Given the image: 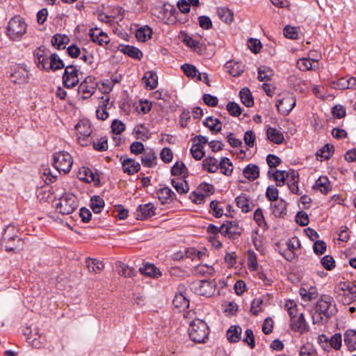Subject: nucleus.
<instances>
[{
	"mask_svg": "<svg viewBox=\"0 0 356 356\" xmlns=\"http://www.w3.org/2000/svg\"><path fill=\"white\" fill-rule=\"evenodd\" d=\"M333 298L330 295L323 294L316 302L314 313L312 314L314 324L324 325L327 323L332 316L337 312L336 305L332 308Z\"/></svg>",
	"mask_w": 356,
	"mask_h": 356,
	"instance_id": "nucleus-1",
	"label": "nucleus"
},
{
	"mask_svg": "<svg viewBox=\"0 0 356 356\" xmlns=\"http://www.w3.org/2000/svg\"><path fill=\"white\" fill-rule=\"evenodd\" d=\"M18 231L14 225H8L3 231L1 245L7 252H19L24 248V241L17 235Z\"/></svg>",
	"mask_w": 356,
	"mask_h": 356,
	"instance_id": "nucleus-2",
	"label": "nucleus"
},
{
	"mask_svg": "<svg viewBox=\"0 0 356 356\" xmlns=\"http://www.w3.org/2000/svg\"><path fill=\"white\" fill-rule=\"evenodd\" d=\"M188 336L191 341L197 343H205L210 334L207 323L200 318H195L189 323Z\"/></svg>",
	"mask_w": 356,
	"mask_h": 356,
	"instance_id": "nucleus-3",
	"label": "nucleus"
},
{
	"mask_svg": "<svg viewBox=\"0 0 356 356\" xmlns=\"http://www.w3.org/2000/svg\"><path fill=\"white\" fill-rule=\"evenodd\" d=\"M26 29L27 24L24 19L19 15H15L8 22L7 35L10 40L18 41L26 33Z\"/></svg>",
	"mask_w": 356,
	"mask_h": 356,
	"instance_id": "nucleus-4",
	"label": "nucleus"
},
{
	"mask_svg": "<svg viewBox=\"0 0 356 356\" xmlns=\"http://www.w3.org/2000/svg\"><path fill=\"white\" fill-rule=\"evenodd\" d=\"M59 202L56 204V209L63 215H68L74 212L79 206L76 197L71 193H65L59 197Z\"/></svg>",
	"mask_w": 356,
	"mask_h": 356,
	"instance_id": "nucleus-5",
	"label": "nucleus"
},
{
	"mask_svg": "<svg viewBox=\"0 0 356 356\" xmlns=\"http://www.w3.org/2000/svg\"><path fill=\"white\" fill-rule=\"evenodd\" d=\"M53 165L59 172H69L73 164L72 156L67 152H58L53 154Z\"/></svg>",
	"mask_w": 356,
	"mask_h": 356,
	"instance_id": "nucleus-6",
	"label": "nucleus"
},
{
	"mask_svg": "<svg viewBox=\"0 0 356 356\" xmlns=\"http://www.w3.org/2000/svg\"><path fill=\"white\" fill-rule=\"evenodd\" d=\"M98 83L95 76H87L78 87V93L83 94L82 99L90 98L96 91Z\"/></svg>",
	"mask_w": 356,
	"mask_h": 356,
	"instance_id": "nucleus-7",
	"label": "nucleus"
},
{
	"mask_svg": "<svg viewBox=\"0 0 356 356\" xmlns=\"http://www.w3.org/2000/svg\"><path fill=\"white\" fill-rule=\"evenodd\" d=\"M9 76L13 78V82L18 84L27 83L30 74L24 65L18 64L10 67Z\"/></svg>",
	"mask_w": 356,
	"mask_h": 356,
	"instance_id": "nucleus-8",
	"label": "nucleus"
},
{
	"mask_svg": "<svg viewBox=\"0 0 356 356\" xmlns=\"http://www.w3.org/2000/svg\"><path fill=\"white\" fill-rule=\"evenodd\" d=\"M78 76L79 70L76 65L66 66L62 77L63 86L66 88H72L77 86L79 83Z\"/></svg>",
	"mask_w": 356,
	"mask_h": 356,
	"instance_id": "nucleus-9",
	"label": "nucleus"
},
{
	"mask_svg": "<svg viewBox=\"0 0 356 356\" xmlns=\"http://www.w3.org/2000/svg\"><path fill=\"white\" fill-rule=\"evenodd\" d=\"M222 225H225V228H223L222 232L223 236L227 237L231 240H235L241 236L243 229L238 226V221L225 220Z\"/></svg>",
	"mask_w": 356,
	"mask_h": 356,
	"instance_id": "nucleus-10",
	"label": "nucleus"
},
{
	"mask_svg": "<svg viewBox=\"0 0 356 356\" xmlns=\"http://www.w3.org/2000/svg\"><path fill=\"white\" fill-rule=\"evenodd\" d=\"M296 97L288 94L282 99H277L275 104L277 111L282 115H287L296 106Z\"/></svg>",
	"mask_w": 356,
	"mask_h": 356,
	"instance_id": "nucleus-11",
	"label": "nucleus"
},
{
	"mask_svg": "<svg viewBox=\"0 0 356 356\" xmlns=\"http://www.w3.org/2000/svg\"><path fill=\"white\" fill-rule=\"evenodd\" d=\"M49 51L44 46L38 47L33 52L35 63L39 69L49 72V56L48 55Z\"/></svg>",
	"mask_w": 356,
	"mask_h": 356,
	"instance_id": "nucleus-12",
	"label": "nucleus"
},
{
	"mask_svg": "<svg viewBox=\"0 0 356 356\" xmlns=\"http://www.w3.org/2000/svg\"><path fill=\"white\" fill-rule=\"evenodd\" d=\"M192 287L197 294L207 297L211 296L214 291L213 284L206 280L193 282Z\"/></svg>",
	"mask_w": 356,
	"mask_h": 356,
	"instance_id": "nucleus-13",
	"label": "nucleus"
},
{
	"mask_svg": "<svg viewBox=\"0 0 356 356\" xmlns=\"http://www.w3.org/2000/svg\"><path fill=\"white\" fill-rule=\"evenodd\" d=\"M135 217L137 220H144L156 215V207L151 202L144 204H140L135 213Z\"/></svg>",
	"mask_w": 356,
	"mask_h": 356,
	"instance_id": "nucleus-14",
	"label": "nucleus"
},
{
	"mask_svg": "<svg viewBox=\"0 0 356 356\" xmlns=\"http://www.w3.org/2000/svg\"><path fill=\"white\" fill-rule=\"evenodd\" d=\"M79 179L86 183L93 182L95 186H99V175L97 171L93 172L88 167H82L79 172Z\"/></svg>",
	"mask_w": 356,
	"mask_h": 356,
	"instance_id": "nucleus-15",
	"label": "nucleus"
},
{
	"mask_svg": "<svg viewBox=\"0 0 356 356\" xmlns=\"http://www.w3.org/2000/svg\"><path fill=\"white\" fill-rule=\"evenodd\" d=\"M24 334L26 335L27 342L35 348H40L45 343V336L38 332L32 333L29 327H26L24 331Z\"/></svg>",
	"mask_w": 356,
	"mask_h": 356,
	"instance_id": "nucleus-16",
	"label": "nucleus"
},
{
	"mask_svg": "<svg viewBox=\"0 0 356 356\" xmlns=\"http://www.w3.org/2000/svg\"><path fill=\"white\" fill-rule=\"evenodd\" d=\"M124 157L125 156H122L120 158L124 172L133 175L140 170V165L138 161L134 159Z\"/></svg>",
	"mask_w": 356,
	"mask_h": 356,
	"instance_id": "nucleus-17",
	"label": "nucleus"
},
{
	"mask_svg": "<svg viewBox=\"0 0 356 356\" xmlns=\"http://www.w3.org/2000/svg\"><path fill=\"white\" fill-rule=\"evenodd\" d=\"M287 202L282 198L276 200L275 202L270 204L272 213L275 217L279 218H285L287 215Z\"/></svg>",
	"mask_w": 356,
	"mask_h": 356,
	"instance_id": "nucleus-18",
	"label": "nucleus"
},
{
	"mask_svg": "<svg viewBox=\"0 0 356 356\" xmlns=\"http://www.w3.org/2000/svg\"><path fill=\"white\" fill-rule=\"evenodd\" d=\"M290 327L294 332H298L301 334L308 331V325L304 318V314L300 313L298 316L295 317L290 321Z\"/></svg>",
	"mask_w": 356,
	"mask_h": 356,
	"instance_id": "nucleus-19",
	"label": "nucleus"
},
{
	"mask_svg": "<svg viewBox=\"0 0 356 356\" xmlns=\"http://www.w3.org/2000/svg\"><path fill=\"white\" fill-rule=\"evenodd\" d=\"M156 194L162 204L172 203L177 198L176 194L169 187L159 188Z\"/></svg>",
	"mask_w": 356,
	"mask_h": 356,
	"instance_id": "nucleus-20",
	"label": "nucleus"
},
{
	"mask_svg": "<svg viewBox=\"0 0 356 356\" xmlns=\"http://www.w3.org/2000/svg\"><path fill=\"white\" fill-rule=\"evenodd\" d=\"M224 68L232 76L237 77L244 72L245 66L241 62L229 60L225 64Z\"/></svg>",
	"mask_w": 356,
	"mask_h": 356,
	"instance_id": "nucleus-21",
	"label": "nucleus"
},
{
	"mask_svg": "<svg viewBox=\"0 0 356 356\" xmlns=\"http://www.w3.org/2000/svg\"><path fill=\"white\" fill-rule=\"evenodd\" d=\"M332 188L331 182L326 176L318 177L313 186V189L318 190L322 194H327Z\"/></svg>",
	"mask_w": 356,
	"mask_h": 356,
	"instance_id": "nucleus-22",
	"label": "nucleus"
},
{
	"mask_svg": "<svg viewBox=\"0 0 356 356\" xmlns=\"http://www.w3.org/2000/svg\"><path fill=\"white\" fill-rule=\"evenodd\" d=\"M75 129L77 131V134H79L78 139L79 143L81 140H84L88 138L92 134V129L90 124L88 122L80 121L75 125Z\"/></svg>",
	"mask_w": 356,
	"mask_h": 356,
	"instance_id": "nucleus-23",
	"label": "nucleus"
},
{
	"mask_svg": "<svg viewBox=\"0 0 356 356\" xmlns=\"http://www.w3.org/2000/svg\"><path fill=\"white\" fill-rule=\"evenodd\" d=\"M119 50L129 57L138 60H141L143 56L142 51L138 48L129 44L120 45Z\"/></svg>",
	"mask_w": 356,
	"mask_h": 356,
	"instance_id": "nucleus-24",
	"label": "nucleus"
},
{
	"mask_svg": "<svg viewBox=\"0 0 356 356\" xmlns=\"http://www.w3.org/2000/svg\"><path fill=\"white\" fill-rule=\"evenodd\" d=\"M235 202L237 207L241 209L243 213H248L252 209L250 199L245 193H241L235 198Z\"/></svg>",
	"mask_w": 356,
	"mask_h": 356,
	"instance_id": "nucleus-25",
	"label": "nucleus"
},
{
	"mask_svg": "<svg viewBox=\"0 0 356 356\" xmlns=\"http://www.w3.org/2000/svg\"><path fill=\"white\" fill-rule=\"evenodd\" d=\"M143 80L147 89L153 90L158 86V76L154 71L146 72L143 75Z\"/></svg>",
	"mask_w": 356,
	"mask_h": 356,
	"instance_id": "nucleus-26",
	"label": "nucleus"
},
{
	"mask_svg": "<svg viewBox=\"0 0 356 356\" xmlns=\"http://www.w3.org/2000/svg\"><path fill=\"white\" fill-rule=\"evenodd\" d=\"M268 140L275 144H282L284 140L283 134L276 128L269 127L266 130Z\"/></svg>",
	"mask_w": 356,
	"mask_h": 356,
	"instance_id": "nucleus-27",
	"label": "nucleus"
},
{
	"mask_svg": "<svg viewBox=\"0 0 356 356\" xmlns=\"http://www.w3.org/2000/svg\"><path fill=\"white\" fill-rule=\"evenodd\" d=\"M139 271L142 275L147 277L158 278L161 276V272L152 264H146L139 268Z\"/></svg>",
	"mask_w": 356,
	"mask_h": 356,
	"instance_id": "nucleus-28",
	"label": "nucleus"
},
{
	"mask_svg": "<svg viewBox=\"0 0 356 356\" xmlns=\"http://www.w3.org/2000/svg\"><path fill=\"white\" fill-rule=\"evenodd\" d=\"M344 342L348 347V350L353 351L356 350V330H347L344 334Z\"/></svg>",
	"mask_w": 356,
	"mask_h": 356,
	"instance_id": "nucleus-29",
	"label": "nucleus"
},
{
	"mask_svg": "<svg viewBox=\"0 0 356 356\" xmlns=\"http://www.w3.org/2000/svg\"><path fill=\"white\" fill-rule=\"evenodd\" d=\"M243 173L245 178L254 181L259 177V168L257 165L250 163L244 168Z\"/></svg>",
	"mask_w": 356,
	"mask_h": 356,
	"instance_id": "nucleus-30",
	"label": "nucleus"
},
{
	"mask_svg": "<svg viewBox=\"0 0 356 356\" xmlns=\"http://www.w3.org/2000/svg\"><path fill=\"white\" fill-rule=\"evenodd\" d=\"M189 300L182 293H176L172 300V305L179 310H184L189 307Z\"/></svg>",
	"mask_w": 356,
	"mask_h": 356,
	"instance_id": "nucleus-31",
	"label": "nucleus"
},
{
	"mask_svg": "<svg viewBox=\"0 0 356 356\" xmlns=\"http://www.w3.org/2000/svg\"><path fill=\"white\" fill-rule=\"evenodd\" d=\"M242 328L239 325H232L227 331V339L231 343H236L240 341Z\"/></svg>",
	"mask_w": 356,
	"mask_h": 356,
	"instance_id": "nucleus-32",
	"label": "nucleus"
},
{
	"mask_svg": "<svg viewBox=\"0 0 356 356\" xmlns=\"http://www.w3.org/2000/svg\"><path fill=\"white\" fill-rule=\"evenodd\" d=\"M65 65L62 59L60 58L59 56L56 54H51L49 56V65L48 67L49 71L51 70L56 72L58 70L65 68Z\"/></svg>",
	"mask_w": 356,
	"mask_h": 356,
	"instance_id": "nucleus-33",
	"label": "nucleus"
},
{
	"mask_svg": "<svg viewBox=\"0 0 356 356\" xmlns=\"http://www.w3.org/2000/svg\"><path fill=\"white\" fill-rule=\"evenodd\" d=\"M89 35L91 41L97 43L99 45L104 46L109 42L108 36L104 31H100L96 34L93 29L90 30Z\"/></svg>",
	"mask_w": 356,
	"mask_h": 356,
	"instance_id": "nucleus-34",
	"label": "nucleus"
},
{
	"mask_svg": "<svg viewBox=\"0 0 356 356\" xmlns=\"http://www.w3.org/2000/svg\"><path fill=\"white\" fill-rule=\"evenodd\" d=\"M157 156L155 152L151 149L141 156V163L144 167L152 168L156 165Z\"/></svg>",
	"mask_w": 356,
	"mask_h": 356,
	"instance_id": "nucleus-35",
	"label": "nucleus"
},
{
	"mask_svg": "<svg viewBox=\"0 0 356 356\" xmlns=\"http://www.w3.org/2000/svg\"><path fill=\"white\" fill-rule=\"evenodd\" d=\"M336 294V298L338 299L339 302H341L344 305H348L356 300V296L352 295L350 291H334Z\"/></svg>",
	"mask_w": 356,
	"mask_h": 356,
	"instance_id": "nucleus-36",
	"label": "nucleus"
},
{
	"mask_svg": "<svg viewBox=\"0 0 356 356\" xmlns=\"http://www.w3.org/2000/svg\"><path fill=\"white\" fill-rule=\"evenodd\" d=\"M117 268L118 274L126 277H132L137 274V270L134 267H129L122 261L118 263Z\"/></svg>",
	"mask_w": 356,
	"mask_h": 356,
	"instance_id": "nucleus-37",
	"label": "nucleus"
},
{
	"mask_svg": "<svg viewBox=\"0 0 356 356\" xmlns=\"http://www.w3.org/2000/svg\"><path fill=\"white\" fill-rule=\"evenodd\" d=\"M171 184L177 192L181 195L186 194L189 191L188 184L184 178L179 179H172Z\"/></svg>",
	"mask_w": 356,
	"mask_h": 356,
	"instance_id": "nucleus-38",
	"label": "nucleus"
},
{
	"mask_svg": "<svg viewBox=\"0 0 356 356\" xmlns=\"http://www.w3.org/2000/svg\"><path fill=\"white\" fill-rule=\"evenodd\" d=\"M218 167L220 166L218 164V160L214 157L209 156L202 161V169L209 173L217 172Z\"/></svg>",
	"mask_w": 356,
	"mask_h": 356,
	"instance_id": "nucleus-39",
	"label": "nucleus"
},
{
	"mask_svg": "<svg viewBox=\"0 0 356 356\" xmlns=\"http://www.w3.org/2000/svg\"><path fill=\"white\" fill-rule=\"evenodd\" d=\"M171 175L172 176L182 175L186 179L188 177V170L182 161H177L171 168Z\"/></svg>",
	"mask_w": 356,
	"mask_h": 356,
	"instance_id": "nucleus-40",
	"label": "nucleus"
},
{
	"mask_svg": "<svg viewBox=\"0 0 356 356\" xmlns=\"http://www.w3.org/2000/svg\"><path fill=\"white\" fill-rule=\"evenodd\" d=\"M239 97L241 102L247 107L254 106V98L248 88H242L239 92Z\"/></svg>",
	"mask_w": 356,
	"mask_h": 356,
	"instance_id": "nucleus-41",
	"label": "nucleus"
},
{
	"mask_svg": "<svg viewBox=\"0 0 356 356\" xmlns=\"http://www.w3.org/2000/svg\"><path fill=\"white\" fill-rule=\"evenodd\" d=\"M350 291L352 295L356 296V284L352 282H340L334 287V291Z\"/></svg>",
	"mask_w": 356,
	"mask_h": 356,
	"instance_id": "nucleus-42",
	"label": "nucleus"
},
{
	"mask_svg": "<svg viewBox=\"0 0 356 356\" xmlns=\"http://www.w3.org/2000/svg\"><path fill=\"white\" fill-rule=\"evenodd\" d=\"M334 147L329 143L325 144L322 148L317 151L316 156L324 160H328L334 154Z\"/></svg>",
	"mask_w": 356,
	"mask_h": 356,
	"instance_id": "nucleus-43",
	"label": "nucleus"
},
{
	"mask_svg": "<svg viewBox=\"0 0 356 356\" xmlns=\"http://www.w3.org/2000/svg\"><path fill=\"white\" fill-rule=\"evenodd\" d=\"M217 14L220 20L226 24H230L234 19L233 12L227 8H218Z\"/></svg>",
	"mask_w": 356,
	"mask_h": 356,
	"instance_id": "nucleus-44",
	"label": "nucleus"
},
{
	"mask_svg": "<svg viewBox=\"0 0 356 356\" xmlns=\"http://www.w3.org/2000/svg\"><path fill=\"white\" fill-rule=\"evenodd\" d=\"M86 263L90 272L97 273L104 268V263L96 259L88 257L86 259Z\"/></svg>",
	"mask_w": 356,
	"mask_h": 356,
	"instance_id": "nucleus-45",
	"label": "nucleus"
},
{
	"mask_svg": "<svg viewBox=\"0 0 356 356\" xmlns=\"http://www.w3.org/2000/svg\"><path fill=\"white\" fill-rule=\"evenodd\" d=\"M104 200L98 195H94L90 199V208L95 213H99L104 207Z\"/></svg>",
	"mask_w": 356,
	"mask_h": 356,
	"instance_id": "nucleus-46",
	"label": "nucleus"
},
{
	"mask_svg": "<svg viewBox=\"0 0 356 356\" xmlns=\"http://www.w3.org/2000/svg\"><path fill=\"white\" fill-rule=\"evenodd\" d=\"M152 33V29L148 26L147 25L142 26L139 28L136 31V38L138 39V41L140 42H145L148 38H151V34Z\"/></svg>",
	"mask_w": 356,
	"mask_h": 356,
	"instance_id": "nucleus-47",
	"label": "nucleus"
},
{
	"mask_svg": "<svg viewBox=\"0 0 356 356\" xmlns=\"http://www.w3.org/2000/svg\"><path fill=\"white\" fill-rule=\"evenodd\" d=\"M109 98H106L104 102H102V104L99 106L96 111V115L97 119L105 120L108 116V112L107 111V106L108 104Z\"/></svg>",
	"mask_w": 356,
	"mask_h": 356,
	"instance_id": "nucleus-48",
	"label": "nucleus"
},
{
	"mask_svg": "<svg viewBox=\"0 0 356 356\" xmlns=\"http://www.w3.org/2000/svg\"><path fill=\"white\" fill-rule=\"evenodd\" d=\"M273 76V70L266 66H262L258 68V80L259 81H270Z\"/></svg>",
	"mask_w": 356,
	"mask_h": 356,
	"instance_id": "nucleus-49",
	"label": "nucleus"
},
{
	"mask_svg": "<svg viewBox=\"0 0 356 356\" xmlns=\"http://www.w3.org/2000/svg\"><path fill=\"white\" fill-rule=\"evenodd\" d=\"M348 76L340 77L337 80L330 82V87L334 90H346L348 89L349 85L347 83Z\"/></svg>",
	"mask_w": 356,
	"mask_h": 356,
	"instance_id": "nucleus-50",
	"label": "nucleus"
},
{
	"mask_svg": "<svg viewBox=\"0 0 356 356\" xmlns=\"http://www.w3.org/2000/svg\"><path fill=\"white\" fill-rule=\"evenodd\" d=\"M181 69L186 76L191 79L197 78L198 73H200L195 66L188 63L183 64Z\"/></svg>",
	"mask_w": 356,
	"mask_h": 356,
	"instance_id": "nucleus-51",
	"label": "nucleus"
},
{
	"mask_svg": "<svg viewBox=\"0 0 356 356\" xmlns=\"http://www.w3.org/2000/svg\"><path fill=\"white\" fill-rule=\"evenodd\" d=\"M341 334L340 333H335L330 339H328L327 346L338 350L341 347Z\"/></svg>",
	"mask_w": 356,
	"mask_h": 356,
	"instance_id": "nucleus-52",
	"label": "nucleus"
},
{
	"mask_svg": "<svg viewBox=\"0 0 356 356\" xmlns=\"http://www.w3.org/2000/svg\"><path fill=\"white\" fill-rule=\"evenodd\" d=\"M226 108L229 115L233 117H238L242 113V110L239 104L234 102H229L226 106Z\"/></svg>",
	"mask_w": 356,
	"mask_h": 356,
	"instance_id": "nucleus-53",
	"label": "nucleus"
},
{
	"mask_svg": "<svg viewBox=\"0 0 356 356\" xmlns=\"http://www.w3.org/2000/svg\"><path fill=\"white\" fill-rule=\"evenodd\" d=\"M223 228H225V225L222 224L219 227L213 224H209L207 228V232L209 234L213 235V236L210 237V239H216V238H218V234L220 233L222 234Z\"/></svg>",
	"mask_w": 356,
	"mask_h": 356,
	"instance_id": "nucleus-54",
	"label": "nucleus"
},
{
	"mask_svg": "<svg viewBox=\"0 0 356 356\" xmlns=\"http://www.w3.org/2000/svg\"><path fill=\"white\" fill-rule=\"evenodd\" d=\"M65 38H66V36L65 35L62 36L59 34H56L51 38V44L58 50L63 49L65 48V47L63 46V44L66 43V42L65 41Z\"/></svg>",
	"mask_w": 356,
	"mask_h": 356,
	"instance_id": "nucleus-55",
	"label": "nucleus"
},
{
	"mask_svg": "<svg viewBox=\"0 0 356 356\" xmlns=\"http://www.w3.org/2000/svg\"><path fill=\"white\" fill-rule=\"evenodd\" d=\"M321 264L327 270H332L335 267V261L332 256L327 254L321 258Z\"/></svg>",
	"mask_w": 356,
	"mask_h": 356,
	"instance_id": "nucleus-56",
	"label": "nucleus"
},
{
	"mask_svg": "<svg viewBox=\"0 0 356 356\" xmlns=\"http://www.w3.org/2000/svg\"><path fill=\"white\" fill-rule=\"evenodd\" d=\"M299 356H316V351L310 343H306L300 348Z\"/></svg>",
	"mask_w": 356,
	"mask_h": 356,
	"instance_id": "nucleus-57",
	"label": "nucleus"
},
{
	"mask_svg": "<svg viewBox=\"0 0 356 356\" xmlns=\"http://www.w3.org/2000/svg\"><path fill=\"white\" fill-rule=\"evenodd\" d=\"M93 148L98 152L108 149V139L106 136L100 138L97 142L93 141Z\"/></svg>",
	"mask_w": 356,
	"mask_h": 356,
	"instance_id": "nucleus-58",
	"label": "nucleus"
},
{
	"mask_svg": "<svg viewBox=\"0 0 356 356\" xmlns=\"http://www.w3.org/2000/svg\"><path fill=\"white\" fill-rule=\"evenodd\" d=\"M254 220L256 222L258 226L261 227H266L268 228L267 223L264 219L263 211L261 208H258L254 211Z\"/></svg>",
	"mask_w": 356,
	"mask_h": 356,
	"instance_id": "nucleus-59",
	"label": "nucleus"
},
{
	"mask_svg": "<svg viewBox=\"0 0 356 356\" xmlns=\"http://www.w3.org/2000/svg\"><path fill=\"white\" fill-rule=\"evenodd\" d=\"M327 249V245L323 240H316L313 245L314 252L317 255L323 254Z\"/></svg>",
	"mask_w": 356,
	"mask_h": 356,
	"instance_id": "nucleus-60",
	"label": "nucleus"
},
{
	"mask_svg": "<svg viewBox=\"0 0 356 356\" xmlns=\"http://www.w3.org/2000/svg\"><path fill=\"white\" fill-rule=\"evenodd\" d=\"M279 191L274 186H269L266 191V197L270 202H275L278 198Z\"/></svg>",
	"mask_w": 356,
	"mask_h": 356,
	"instance_id": "nucleus-61",
	"label": "nucleus"
},
{
	"mask_svg": "<svg viewBox=\"0 0 356 356\" xmlns=\"http://www.w3.org/2000/svg\"><path fill=\"white\" fill-rule=\"evenodd\" d=\"M285 173H286L285 170H276L273 173V175H272L273 177L275 179V181H276V185L277 186H282L285 184V181H286Z\"/></svg>",
	"mask_w": 356,
	"mask_h": 356,
	"instance_id": "nucleus-62",
	"label": "nucleus"
},
{
	"mask_svg": "<svg viewBox=\"0 0 356 356\" xmlns=\"http://www.w3.org/2000/svg\"><path fill=\"white\" fill-rule=\"evenodd\" d=\"M296 222L302 227L307 225L309 222V219L307 213L303 211H298L296 215Z\"/></svg>",
	"mask_w": 356,
	"mask_h": 356,
	"instance_id": "nucleus-63",
	"label": "nucleus"
},
{
	"mask_svg": "<svg viewBox=\"0 0 356 356\" xmlns=\"http://www.w3.org/2000/svg\"><path fill=\"white\" fill-rule=\"evenodd\" d=\"M111 131L115 134H120L125 130V124L120 120L115 119L112 122Z\"/></svg>",
	"mask_w": 356,
	"mask_h": 356,
	"instance_id": "nucleus-64",
	"label": "nucleus"
}]
</instances>
